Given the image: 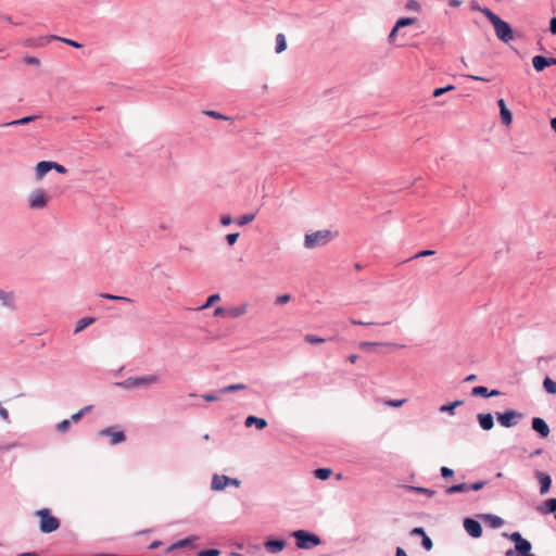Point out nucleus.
Instances as JSON below:
<instances>
[{"instance_id": "f257e3e1", "label": "nucleus", "mask_w": 556, "mask_h": 556, "mask_svg": "<svg viewBox=\"0 0 556 556\" xmlns=\"http://www.w3.org/2000/svg\"><path fill=\"white\" fill-rule=\"evenodd\" d=\"M416 36V20L413 17L400 18L389 35V43L405 47L412 43Z\"/></svg>"}, {"instance_id": "f03ea898", "label": "nucleus", "mask_w": 556, "mask_h": 556, "mask_svg": "<svg viewBox=\"0 0 556 556\" xmlns=\"http://www.w3.org/2000/svg\"><path fill=\"white\" fill-rule=\"evenodd\" d=\"M480 11L493 25L498 40L508 43L514 39L513 29L507 22L503 21L498 15H496L488 8L480 9Z\"/></svg>"}, {"instance_id": "7ed1b4c3", "label": "nucleus", "mask_w": 556, "mask_h": 556, "mask_svg": "<svg viewBox=\"0 0 556 556\" xmlns=\"http://www.w3.org/2000/svg\"><path fill=\"white\" fill-rule=\"evenodd\" d=\"M35 515L39 518V529L42 533L54 532L61 526L59 518L54 517L49 508L39 509Z\"/></svg>"}, {"instance_id": "20e7f679", "label": "nucleus", "mask_w": 556, "mask_h": 556, "mask_svg": "<svg viewBox=\"0 0 556 556\" xmlns=\"http://www.w3.org/2000/svg\"><path fill=\"white\" fill-rule=\"evenodd\" d=\"M159 381H160V376L156 374H153V375H147V376H142V377H129L118 384L125 389H134V388H140V387L154 384V383H157Z\"/></svg>"}, {"instance_id": "39448f33", "label": "nucleus", "mask_w": 556, "mask_h": 556, "mask_svg": "<svg viewBox=\"0 0 556 556\" xmlns=\"http://www.w3.org/2000/svg\"><path fill=\"white\" fill-rule=\"evenodd\" d=\"M331 238L332 236L330 230H318L305 236L304 245L307 249H313L315 247L327 244Z\"/></svg>"}, {"instance_id": "423d86ee", "label": "nucleus", "mask_w": 556, "mask_h": 556, "mask_svg": "<svg viewBox=\"0 0 556 556\" xmlns=\"http://www.w3.org/2000/svg\"><path fill=\"white\" fill-rule=\"evenodd\" d=\"M504 535L515 543V551L518 553V556H535L531 553V543L523 539L519 532L505 533Z\"/></svg>"}, {"instance_id": "0eeeda50", "label": "nucleus", "mask_w": 556, "mask_h": 556, "mask_svg": "<svg viewBox=\"0 0 556 556\" xmlns=\"http://www.w3.org/2000/svg\"><path fill=\"white\" fill-rule=\"evenodd\" d=\"M293 536L296 540V546L299 548H309L320 544L319 536L313 533H308L304 530L294 531Z\"/></svg>"}, {"instance_id": "6e6552de", "label": "nucleus", "mask_w": 556, "mask_h": 556, "mask_svg": "<svg viewBox=\"0 0 556 556\" xmlns=\"http://www.w3.org/2000/svg\"><path fill=\"white\" fill-rule=\"evenodd\" d=\"M49 198L43 189H35L28 195V206L31 210L45 208Z\"/></svg>"}, {"instance_id": "1a4fd4ad", "label": "nucleus", "mask_w": 556, "mask_h": 556, "mask_svg": "<svg viewBox=\"0 0 556 556\" xmlns=\"http://www.w3.org/2000/svg\"><path fill=\"white\" fill-rule=\"evenodd\" d=\"M497 421L506 428L514 427L522 418V414L516 410L496 413Z\"/></svg>"}, {"instance_id": "9d476101", "label": "nucleus", "mask_w": 556, "mask_h": 556, "mask_svg": "<svg viewBox=\"0 0 556 556\" xmlns=\"http://www.w3.org/2000/svg\"><path fill=\"white\" fill-rule=\"evenodd\" d=\"M464 528L466 532L475 539H478L482 535V527L476 519L466 518L464 520Z\"/></svg>"}, {"instance_id": "9b49d317", "label": "nucleus", "mask_w": 556, "mask_h": 556, "mask_svg": "<svg viewBox=\"0 0 556 556\" xmlns=\"http://www.w3.org/2000/svg\"><path fill=\"white\" fill-rule=\"evenodd\" d=\"M100 435L109 437L110 443L116 445L125 441L126 437L123 431H114L112 428L102 429L99 432Z\"/></svg>"}, {"instance_id": "f8f14e48", "label": "nucleus", "mask_w": 556, "mask_h": 556, "mask_svg": "<svg viewBox=\"0 0 556 556\" xmlns=\"http://www.w3.org/2000/svg\"><path fill=\"white\" fill-rule=\"evenodd\" d=\"M532 429L538 432L542 438H546L549 434V427L546 421L540 417L532 419Z\"/></svg>"}, {"instance_id": "ddd939ff", "label": "nucleus", "mask_w": 556, "mask_h": 556, "mask_svg": "<svg viewBox=\"0 0 556 556\" xmlns=\"http://www.w3.org/2000/svg\"><path fill=\"white\" fill-rule=\"evenodd\" d=\"M535 477L540 483V493L542 495L546 494L549 491L552 484V479L549 475L542 471H536Z\"/></svg>"}, {"instance_id": "4468645a", "label": "nucleus", "mask_w": 556, "mask_h": 556, "mask_svg": "<svg viewBox=\"0 0 556 556\" xmlns=\"http://www.w3.org/2000/svg\"><path fill=\"white\" fill-rule=\"evenodd\" d=\"M497 105L500 108V115H501V121L502 123L505 125V126H509L513 122V114L511 112L507 109L506 106V103L504 101V99H500L497 101Z\"/></svg>"}, {"instance_id": "2eb2a0df", "label": "nucleus", "mask_w": 556, "mask_h": 556, "mask_svg": "<svg viewBox=\"0 0 556 556\" xmlns=\"http://www.w3.org/2000/svg\"><path fill=\"white\" fill-rule=\"evenodd\" d=\"M536 511L541 515H548L556 513V498H548L536 507Z\"/></svg>"}, {"instance_id": "dca6fc26", "label": "nucleus", "mask_w": 556, "mask_h": 556, "mask_svg": "<svg viewBox=\"0 0 556 556\" xmlns=\"http://www.w3.org/2000/svg\"><path fill=\"white\" fill-rule=\"evenodd\" d=\"M264 546L267 549V552H269L271 554H277V553H280L285 548L286 541L285 540H267L264 543Z\"/></svg>"}, {"instance_id": "f3484780", "label": "nucleus", "mask_w": 556, "mask_h": 556, "mask_svg": "<svg viewBox=\"0 0 556 556\" xmlns=\"http://www.w3.org/2000/svg\"><path fill=\"white\" fill-rule=\"evenodd\" d=\"M231 481V478L227 476L214 475L212 479V489L215 491L224 490Z\"/></svg>"}, {"instance_id": "a211bd4d", "label": "nucleus", "mask_w": 556, "mask_h": 556, "mask_svg": "<svg viewBox=\"0 0 556 556\" xmlns=\"http://www.w3.org/2000/svg\"><path fill=\"white\" fill-rule=\"evenodd\" d=\"M478 422L483 430H491L494 426V419L492 414H478Z\"/></svg>"}, {"instance_id": "6ab92c4d", "label": "nucleus", "mask_w": 556, "mask_h": 556, "mask_svg": "<svg viewBox=\"0 0 556 556\" xmlns=\"http://www.w3.org/2000/svg\"><path fill=\"white\" fill-rule=\"evenodd\" d=\"M471 394L475 396H482V397H490V396H497L501 394L498 390H492L489 391L488 388L483 386H478L472 388Z\"/></svg>"}, {"instance_id": "aec40b11", "label": "nucleus", "mask_w": 556, "mask_h": 556, "mask_svg": "<svg viewBox=\"0 0 556 556\" xmlns=\"http://www.w3.org/2000/svg\"><path fill=\"white\" fill-rule=\"evenodd\" d=\"M52 169V161H41L36 165V176L38 179H42V177Z\"/></svg>"}, {"instance_id": "412c9836", "label": "nucleus", "mask_w": 556, "mask_h": 556, "mask_svg": "<svg viewBox=\"0 0 556 556\" xmlns=\"http://www.w3.org/2000/svg\"><path fill=\"white\" fill-rule=\"evenodd\" d=\"M248 311V304H241L239 306L227 307V317L237 318L244 315Z\"/></svg>"}, {"instance_id": "4be33fe9", "label": "nucleus", "mask_w": 556, "mask_h": 556, "mask_svg": "<svg viewBox=\"0 0 556 556\" xmlns=\"http://www.w3.org/2000/svg\"><path fill=\"white\" fill-rule=\"evenodd\" d=\"M244 425L247 427H251L252 425H255L257 429L262 430L267 426V421L264 418H258L256 416H249L245 419Z\"/></svg>"}, {"instance_id": "5701e85b", "label": "nucleus", "mask_w": 556, "mask_h": 556, "mask_svg": "<svg viewBox=\"0 0 556 556\" xmlns=\"http://www.w3.org/2000/svg\"><path fill=\"white\" fill-rule=\"evenodd\" d=\"M42 40H43L45 42H41V43H40L41 46H42V45H45V43H47V42H50L51 40H60V41H62V42H64V43H66V45L71 46V47H74V48H77V49H78V48H81V45H80L79 42L74 41V40H72V39L62 38V37H59V36H49V37H47V38H43Z\"/></svg>"}, {"instance_id": "b1692460", "label": "nucleus", "mask_w": 556, "mask_h": 556, "mask_svg": "<svg viewBox=\"0 0 556 556\" xmlns=\"http://www.w3.org/2000/svg\"><path fill=\"white\" fill-rule=\"evenodd\" d=\"M532 65L536 72H542L545 67H547L546 58L542 55L533 56Z\"/></svg>"}, {"instance_id": "393cba45", "label": "nucleus", "mask_w": 556, "mask_h": 556, "mask_svg": "<svg viewBox=\"0 0 556 556\" xmlns=\"http://www.w3.org/2000/svg\"><path fill=\"white\" fill-rule=\"evenodd\" d=\"M38 118V116L36 115H30V116H25L23 118H20V119H15V121H12V122H9V123H5L3 124V126H17V125H26L30 122H34Z\"/></svg>"}, {"instance_id": "a878e982", "label": "nucleus", "mask_w": 556, "mask_h": 556, "mask_svg": "<svg viewBox=\"0 0 556 556\" xmlns=\"http://www.w3.org/2000/svg\"><path fill=\"white\" fill-rule=\"evenodd\" d=\"M93 321H94V318H92V317H85V318L79 319L77 321L74 332L78 333V332L83 331L86 327L93 324Z\"/></svg>"}, {"instance_id": "bb28decb", "label": "nucleus", "mask_w": 556, "mask_h": 556, "mask_svg": "<svg viewBox=\"0 0 556 556\" xmlns=\"http://www.w3.org/2000/svg\"><path fill=\"white\" fill-rule=\"evenodd\" d=\"M445 492H446V494L468 492V483L454 484V485L447 488Z\"/></svg>"}, {"instance_id": "cd10ccee", "label": "nucleus", "mask_w": 556, "mask_h": 556, "mask_svg": "<svg viewBox=\"0 0 556 556\" xmlns=\"http://www.w3.org/2000/svg\"><path fill=\"white\" fill-rule=\"evenodd\" d=\"M287 49V42L283 34L276 36V52L281 53Z\"/></svg>"}, {"instance_id": "c85d7f7f", "label": "nucleus", "mask_w": 556, "mask_h": 556, "mask_svg": "<svg viewBox=\"0 0 556 556\" xmlns=\"http://www.w3.org/2000/svg\"><path fill=\"white\" fill-rule=\"evenodd\" d=\"M484 518L489 521L492 528H500L504 523V520L495 515H485Z\"/></svg>"}, {"instance_id": "c756f323", "label": "nucleus", "mask_w": 556, "mask_h": 556, "mask_svg": "<svg viewBox=\"0 0 556 556\" xmlns=\"http://www.w3.org/2000/svg\"><path fill=\"white\" fill-rule=\"evenodd\" d=\"M419 536H421V545L427 549V551H430L432 548V541L431 539L427 535V533L425 532V530L422 528L419 527Z\"/></svg>"}, {"instance_id": "7c9ffc66", "label": "nucleus", "mask_w": 556, "mask_h": 556, "mask_svg": "<svg viewBox=\"0 0 556 556\" xmlns=\"http://www.w3.org/2000/svg\"><path fill=\"white\" fill-rule=\"evenodd\" d=\"M376 346H386V348H395L394 344H383V343H375V342H361L359 348L364 351H370Z\"/></svg>"}, {"instance_id": "2f4dec72", "label": "nucleus", "mask_w": 556, "mask_h": 556, "mask_svg": "<svg viewBox=\"0 0 556 556\" xmlns=\"http://www.w3.org/2000/svg\"><path fill=\"white\" fill-rule=\"evenodd\" d=\"M544 390L549 394H556V382L549 377H546L543 381Z\"/></svg>"}, {"instance_id": "473e14b6", "label": "nucleus", "mask_w": 556, "mask_h": 556, "mask_svg": "<svg viewBox=\"0 0 556 556\" xmlns=\"http://www.w3.org/2000/svg\"><path fill=\"white\" fill-rule=\"evenodd\" d=\"M463 404V401H455V402H452V403H448V404H445V405H442L440 407V412H443V413H450V414H454V409L462 405Z\"/></svg>"}, {"instance_id": "72a5a7b5", "label": "nucleus", "mask_w": 556, "mask_h": 556, "mask_svg": "<svg viewBox=\"0 0 556 556\" xmlns=\"http://www.w3.org/2000/svg\"><path fill=\"white\" fill-rule=\"evenodd\" d=\"M332 471L329 468H319L314 471V476L317 479L326 480L331 476Z\"/></svg>"}, {"instance_id": "f704fd0d", "label": "nucleus", "mask_w": 556, "mask_h": 556, "mask_svg": "<svg viewBox=\"0 0 556 556\" xmlns=\"http://www.w3.org/2000/svg\"><path fill=\"white\" fill-rule=\"evenodd\" d=\"M245 388L247 387L243 383H235V384H229L227 387H224L223 389L219 390V392L228 393V392L241 391V390H244Z\"/></svg>"}, {"instance_id": "c9c22d12", "label": "nucleus", "mask_w": 556, "mask_h": 556, "mask_svg": "<svg viewBox=\"0 0 556 556\" xmlns=\"http://www.w3.org/2000/svg\"><path fill=\"white\" fill-rule=\"evenodd\" d=\"M305 342L309 344H320L326 342V339L308 333L304 337Z\"/></svg>"}, {"instance_id": "e433bc0d", "label": "nucleus", "mask_w": 556, "mask_h": 556, "mask_svg": "<svg viewBox=\"0 0 556 556\" xmlns=\"http://www.w3.org/2000/svg\"><path fill=\"white\" fill-rule=\"evenodd\" d=\"M255 218V214H245V215H242L240 216L238 219H237V224L239 226H244V225H248L250 223H252Z\"/></svg>"}, {"instance_id": "4c0bfd02", "label": "nucleus", "mask_w": 556, "mask_h": 556, "mask_svg": "<svg viewBox=\"0 0 556 556\" xmlns=\"http://www.w3.org/2000/svg\"><path fill=\"white\" fill-rule=\"evenodd\" d=\"M220 296L218 293L212 294L207 298L206 303L201 306V309L211 307L214 303L218 302Z\"/></svg>"}, {"instance_id": "58836bf2", "label": "nucleus", "mask_w": 556, "mask_h": 556, "mask_svg": "<svg viewBox=\"0 0 556 556\" xmlns=\"http://www.w3.org/2000/svg\"><path fill=\"white\" fill-rule=\"evenodd\" d=\"M102 298L104 299H108V300H112V301H123V302H132L131 299L129 298H126V296H119V295H113V294H110V293H104V294H101Z\"/></svg>"}, {"instance_id": "ea45409f", "label": "nucleus", "mask_w": 556, "mask_h": 556, "mask_svg": "<svg viewBox=\"0 0 556 556\" xmlns=\"http://www.w3.org/2000/svg\"><path fill=\"white\" fill-rule=\"evenodd\" d=\"M455 89V86L454 85H448L446 87H443V88H437L433 90V93L432 96L433 97H440L442 96L443 93L450 91V90H454Z\"/></svg>"}, {"instance_id": "a19ab883", "label": "nucleus", "mask_w": 556, "mask_h": 556, "mask_svg": "<svg viewBox=\"0 0 556 556\" xmlns=\"http://www.w3.org/2000/svg\"><path fill=\"white\" fill-rule=\"evenodd\" d=\"M220 551L215 548L203 549L198 553V556H219Z\"/></svg>"}, {"instance_id": "79ce46f5", "label": "nucleus", "mask_w": 556, "mask_h": 556, "mask_svg": "<svg viewBox=\"0 0 556 556\" xmlns=\"http://www.w3.org/2000/svg\"><path fill=\"white\" fill-rule=\"evenodd\" d=\"M405 402H406V400H405V399H401V400H388V401H384V405H387V406H391V407H400V406H402Z\"/></svg>"}, {"instance_id": "37998d69", "label": "nucleus", "mask_w": 556, "mask_h": 556, "mask_svg": "<svg viewBox=\"0 0 556 556\" xmlns=\"http://www.w3.org/2000/svg\"><path fill=\"white\" fill-rule=\"evenodd\" d=\"M291 299V295L290 294H282V295H278L275 300L276 304L278 305H282V304H286L290 301Z\"/></svg>"}, {"instance_id": "c03bdc74", "label": "nucleus", "mask_w": 556, "mask_h": 556, "mask_svg": "<svg viewBox=\"0 0 556 556\" xmlns=\"http://www.w3.org/2000/svg\"><path fill=\"white\" fill-rule=\"evenodd\" d=\"M485 485L484 481H477L475 483L468 484V491H479Z\"/></svg>"}, {"instance_id": "a18cd8bd", "label": "nucleus", "mask_w": 556, "mask_h": 556, "mask_svg": "<svg viewBox=\"0 0 556 556\" xmlns=\"http://www.w3.org/2000/svg\"><path fill=\"white\" fill-rule=\"evenodd\" d=\"M70 428V420L65 419L56 425V429L60 432H65Z\"/></svg>"}, {"instance_id": "49530a36", "label": "nucleus", "mask_w": 556, "mask_h": 556, "mask_svg": "<svg viewBox=\"0 0 556 556\" xmlns=\"http://www.w3.org/2000/svg\"><path fill=\"white\" fill-rule=\"evenodd\" d=\"M206 115L213 117V118H217V119H228V117L224 116L223 114H220L219 112H216V111H205L204 112Z\"/></svg>"}, {"instance_id": "de8ad7c7", "label": "nucleus", "mask_w": 556, "mask_h": 556, "mask_svg": "<svg viewBox=\"0 0 556 556\" xmlns=\"http://www.w3.org/2000/svg\"><path fill=\"white\" fill-rule=\"evenodd\" d=\"M239 233H229L226 236V241L229 245H233L236 241L238 240Z\"/></svg>"}, {"instance_id": "09e8293b", "label": "nucleus", "mask_w": 556, "mask_h": 556, "mask_svg": "<svg viewBox=\"0 0 556 556\" xmlns=\"http://www.w3.org/2000/svg\"><path fill=\"white\" fill-rule=\"evenodd\" d=\"M441 476L443 478H448V477H452L454 475V471L448 468V467H441Z\"/></svg>"}, {"instance_id": "8fccbe9b", "label": "nucleus", "mask_w": 556, "mask_h": 556, "mask_svg": "<svg viewBox=\"0 0 556 556\" xmlns=\"http://www.w3.org/2000/svg\"><path fill=\"white\" fill-rule=\"evenodd\" d=\"M52 169L56 170L60 174H65L67 172V169L63 165L56 162H52Z\"/></svg>"}, {"instance_id": "3c124183", "label": "nucleus", "mask_w": 556, "mask_h": 556, "mask_svg": "<svg viewBox=\"0 0 556 556\" xmlns=\"http://www.w3.org/2000/svg\"><path fill=\"white\" fill-rule=\"evenodd\" d=\"M214 316H216V317H219V316L227 317V308L226 307H220V306L215 308Z\"/></svg>"}, {"instance_id": "603ef678", "label": "nucleus", "mask_w": 556, "mask_h": 556, "mask_svg": "<svg viewBox=\"0 0 556 556\" xmlns=\"http://www.w3.org/2000/svg\"><path fill=\"white\" fill-rule=\"evenodd\" d=\"M465 77L472 79V80H477V81H490V78H485V77L477 76V75H465Z\"/></svg>"}, {"instance_id": "864d4df0", "label": "nucleus", "mask_w": 556, "mask_h": 556, "mask_svg": "<svg viewBox=\"0 0 556 556\" xmlns=\"http://www.w3.org/2000/svg\"><path fill=\"white\" fill-rule=\"evenodd\" d=\"M232 222L231 217L229 215H223L220 218V223L223 226H228Z\"/></svg>"}, {"instance_id": "5fc2aeb1", "label": "nucleus", "mask_w": 556, "mask_h": 556, "mask_svg": "<svg viewBox=\"0 0 556 556\" xmlns=\"http://www.w3.org/2000/svg\"><path fill=\"white\" fill-rule=\"evenodd\" d=\"M84 416V410H79L76 414L72 415L71 419L74 422H77L80 420V418Z\"/></svg>"}, {"instance_id": "6e6d98bb", "label": "nucleus", "mask_w": 556, "mask_h": 556, "mask_svg": "<svg viewBox=\"0 0 556 556\" xmlns=\"http://www.w3.org/2000/svg\"><path fill=\"white\" fill-rule=\"evenodd\" d=\"M549 30L553 35H556V17L551 18Z\"/></svg>"}, {"instance_id": "4d7b16f0", "label": "nucleus", "mask_w": 556, "mask_h": 556, "mask_svg": "<svg viewBox=\"0 0 556 556\" xmlns=\"http://www.w3.org/2000/svg\"><path fill=\"white\" fill-rule=\"evenodd\" d=\"M25 62H26L27 64H33V65H38V64H39V60H38V59H36V58H34V56H27V58L25 59Z\"/></svg>"}, {"instance_id": "13d9d810", "label": "nucleus", "mask_w": 556, "mask_h": 556, "mask_svg": "<svg viewBox=\"0 0 556 556\" xmlns=\"http://www.w3.org/2000/svg\"><path fill=\"white\" fill-rule=\"evenodd\" d=\"M350 321L353 325H362V326H369V325L374 324V323H370V321H362V320H357V319H351Z\"/></svg>"}, {"instance_id": "bf43d9fd", "label": "nucleus", "mask_w": 556, "mask_h": 556, "mask_svg": "<svg viewBox=\"0 0 556 556\" xmlns=\"http://www.w3.org/2000/svg\"><path fill=\"white\" fill-rule=\"evenodd\" d=\"M202 396H203V399L205 401H208V402H213V401H217L218 400V396L215 395V394H204Z\"/></svg>"}, {"instance_id": "052dcab7", "label": "nucleus", "mask_w": 556, "mask_h": 556, "mask_svg": "<svg viewBox=\"0 0 556 556\" xmlns=\"http://www.w3.org/2000/svg\"><path fill=\"white\" fill-rule=\"evenodd\" d=\"M435 252L432 250H424L419 251V257L430 256L433 255Z\"/></svg>"}, {"instance_id": "680f3d73", "label": "nucleus", "mask_w": 556, "mask_h": 556, "mask_svg": "<svg viewBox=\"0 0 556 556\" xmlns=\"http://www.w3.org/2000/svg\"><path fill=\"white\" fill-rule=\"evenodd\" d=\"M419 494L431 495V494H433V491H430L429 489L419 486Z\"/></svg>"}, {"instance_id": "e2e57ef3", "label": "nucleus", "mask_w": 556, "mask_h": 556, "mask_svg": "<svg viewBox=\"0 0 556 556\" xmlns=\"http://www.w3.org/2000/svg\"><path fill=\"white\" fill-rule=\"evenodd\" d=\"M188 542H189L188 539L181 540V541L177 542L173 547H182V546L187 545Z\"/></svg>"}, {"instance_id": "0e129e2a", "label": "nucleus", "mask_w": 556, "mask_h": 556, "mask_svg": "<svg viewBox=\"0 0 556 556\" xmlns=\"http://www.w3.org/2000/svg\"><path fill=\"white\" fill-rule=\"evenodd\" d=\"M448 4L452 7H459L462 4V1L459 0H448Z\"/></svg>"}, {"instance_id": "69168bd1", "label": "nucleus", "mask_w": 556, "mask_h": 556, "mask_svg": "<svg viewBox=\"0 0 556 556\" xmlns=\"http://www.w3.org/2000/svg\"><path fill=\"white\" fill-rule=\"evenodd\" d=\"M395 556H407V555H406L405 551L402 547H397Z\"/></svg>"}, {"instance_id": "338daca9", "label": "nucleus", "mask_w": 556, "mask_h": 556, "mask_svg": "<svg viewBox=\"0 0 556 556\" xmlns=\"http://www.w3.org/2000/svg\"><path fill=\"white\" fill-rule=\"evenodd\" d=\"M547 66L556 65V58H546Z\"/></svg>"}, {"instance_id": "774afa93", "label": "nucleus", "mask_w": 556, "mask_h": 556, "mask_svg": "<svg viewBox=\"0 0 556 556\" xmlns=\"http://www.w3.org/2000/svg\"><path fill=\"white\" fill-rule=\"evenodd\" d=\"M551 128L555 131L556 134V117L552 118L551 119Z\"/></svg>"}]
</instances>
